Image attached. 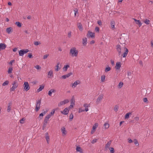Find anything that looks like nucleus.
I'll list each match as a JSON object with an SVG mask.
<instances>
[{"label":"nucleus","instance_id":"ea45409f","mask_svg":"<svg viewBox=\"0 0 153 153\" xmlns=\"http://www.w3.org/2000/svg\"><path fill=\"white\" fill-rule=\"evenodd\" d=\"M15 24L17 25V26L19 27H21V23H20L19 22H16L15 23Z\"/></svg>","mask_w":153,"mask_h":153},{"label":"nucleus","instance_id":"6ab92c4d","mask_svg":"<svg viewBox=\"0 0 153 153\" xmlns=\"http://www.w3.org/2000/svg\"><path fill=\"white\" fill-rule=\"evenodd\" d=\"M124 49L125 51V52L123 54V57H125L126 56L128 52V49L126 48H124Z\"/></svg>","mask_w":153,"mask_h":153},{"label":"nucleus","instance_id":"f3484780","mask_svg":"<svg viewBox=\"0 0 153 153\" xmlns=\"http://www.w3.org/2000/svg\"><path fill=\"white\" fill-rule=\"evenodd\" d=\"M87 43V39L86 38H84L82 39V44L83 46H85L86 45Z\"/></svg>","mask_w":153,"mask_h":153},{"label":"nucleus","instance_id":"13d9d810","mask_svg":"<svg viewBox=\"0 0 153 153\" xmlns=\"http://www.w3.org/2000/svg\"><path fill=\"white\" fill-rule=\"evenodd\" d=\"M97 24L100 26L102 25V23L101 20H100L97 21Z\"/></svg>","mask_w":153,"mask_h":153},{"label":"nucleus","instance_id":"7c9ffc66","mask_svg":"<svg viewBox=\"0 0 153 153\" xmlns=\"http://www.w3.org/2000/svg\"><path fill=\"white\" fill-rule=\"evenodd\" d=\"M105 76L104 75H102L101 77V82H103L105 81Z\"/></svg>","mask_w":153,"mask_h":153},{"label":"nucleus","instance_id":"2f4dec72","mask_svg":"<svg viewBox=\"0 0 153 153\" xmlns=\"http://www.w3.org/2000/svg\"><path fill=\"white\" fill-rule=\"evenodd\" d=\"M111 70V68L108 66H107L105 69V72H107L108 71H110Z\"/></svg>","mask_w":153,"mask_h":153},{"label":"nucleus","instance_id":"f704fd0d","mask_svg":"<svg viewBox=\"0 0 153 153\" xmlns=\"http://www.w3.org/2000/svg\"><path fill=\"white\" fill-rule=\"evenodd\" d=\"M51 117L50 114H48L46 116L44 120L48 121Z\"/></svg>","mask_w":153,"mask_h":153},{"label":"nucleus","instance_id":"58836bf2","mask_svg":"<svg viewBox=\"0 0 153 153\" xmlns=\"http://www.w3.org/2000/svg\"><path fill=\"white\" fill-rule=\"evenodd\" d=\"M11 104H9V105L8 106L7 109V112H9L11 111V107L10 106Z\"/></svg>","mask_w":153,"mask_h":153},{"label":"nucleus","instance_id":"680f3d73","mask_svg":"<svg viewBox=\"0 0 153 153\" xmlns=\"http://www.w3.org/2000/svg\"><path fill=\"white\" fill-rule=\"evenodd\" d=\"M132 73L131 71H128L127 73V75L128 76H130L131 75Z\"/></svg>","mask_w":153,"mask_h":153},{"label":"nucleus","instance_id":"c9c22d12","mask_svg":"<svg viewBox=\"0 0 153 153\" xmlns=\"http://www.w3.org/2000/svg\"><path fill=\"white\" fill-rule=\"evenodd\" d=\"M131 113L128 112L125 115V119H128L129 118V116L131 114Z\"/></svg>","mask_w":153,"mask_h":153},{"label":"nucleus","instance_id":"338daca9","mask_svg":"<svg viewBox=\"0 0 153 153\" xmlns=\"http://www.w3.org/2000/svg\"><path fill=\"white\" fill-rule=\"evenodd\" d=\"M151 47L153 48V40L151 41Z\"/></svg>","mask_w":153,"mask_h":153},{"label":"nucleus","instance_id":"a211bd4d","mask_svg":"<svg viewBox=\"0 0 153 153\" xmlns=\"http://www.w3.org/2000/svg\"><path fill=\"white\" fill-rule=\"evenodd\" d=\"M133 19H134L135 22L138 25L139 27H140L142 25V23L140 21V20H137L133 18Z\"/></svg>","mask_w":153,"mask_h":153},{"label":"nucleus","instance_id":"aec40b11","mask_svg":"<svg viewBox=\"0 0 153 153\" xmlns=\"http://www.w3.org/2000/svg\"><path fill=\"white\" fill-rule=\"evenodd\" d=\"M77 26L79 30L80 31H82L83 30V28L81 24L80 23H78L77 24Z\"/></svg>","mask_w":153,"mask_h":153},{"label":"nucleus","instance_id":"a18cd8bd","mask_svg":"<svg viewBox=\"0 0 153 153\" xmlns=\"http://www.w3.org/2000/svg\"><path fill=\"white\" fill-rule=\"evenodd\" d=\"M95 31L97 33L99 32V28L97 27H96L95 28Z\"/></svg>","mask_w":153,"mask_h":153},{"label":"nucleus","instance_id":"e433bc0d","mask_svg":"<svg viewBox=\"0 0 153 153\" xmlns=\"http://www.w3.org/2000/svg\"><path fill=\"white\" fill-rule=\"evenodd\" d=\"M111 27L112 28H114L115 26V22L114 21H112L111 22Z\"/></svg>","mask_w":153,"mask_h":153},{"label":"nucleus","instance_id":"09e8293b","mask_svg":"<svg viewBox=\"0 0 153 153\" xmlns=\"http://www.w3.org/2000/svg\"><path fill=\"white\" fill-rule=\"evenodd\" d=\"M118 106L117 105H116L115 106L114 108V110L116 112L118 110Z\"/></svg>","mask_w":153,"mask_h":153},{"label":"nucleus","instance_id":"49530a36","mask_svg":"<svg viewBox=\"0 0 153 153\" xmlns=\"http://www.w3.org/2000/svg\"><path fill=\"white\" fill-rule=\"evenodd\" d=\"M74 117V115L73 114L71 113L70 114V120H72L73 119Z\"/></svg>","mask_w":153,"mask_h":153},{"label":"nucleus","instance_id":"603ef678","mask_svg":"<svg viewBox=\"0 0 153 153\" xmlns=\"http://www.w3.org/2000/svg\"><path fill=\"white\" fill-rule=\"evenodd\" d=\"M97 140V139H93L92 141H91L92 143L94 144L96 142Z\"/></svg>","mask_w":153,"mask_h":153},{"label":"nucleus","instance_id":"ddd939ff","mask_svg":"<svg viewBox=\"0 0 153 153\" xmlns=\"http://www.w3.org/2000/svg\"><path fill=\"white\" fill-rule=\"evenodd\" d=\"M72 74H73L72 72H70L66 75H63L62 77L63 79H65L66 78L69 77L71 75H72Z\"/></svg>","mask_w":153,"mask_h":153},{"label":"nucleus","instance_id":"39448f33","mask_svg":"<svg viewBox=\"0 0 153 153\" xmlns=\"http://www.w3.org/2000/svg\"><path fill=\"white\" fill-rule=\"evenodd\" d=\"M103 95L102 94H101L98 96L96 100V103L97 104H99L100 103L103 98Z\"/></svg>","mask_w":153,"mask_h":153},{"label":"nucleus","instance_id":"bf43d9fd","mask_svg":"<svg viewBox=\"0 0 153 153\" xmlns=\"http://www.w3.org/2000/svg\"><path fill=\"white\" fill-rule=\"evenodd\" d=\"M28 57L30 58H32L33 57L31 53H28Z\"/></svg>","mask_w":153,"mask_h":153},{"label":"nucleus","instance_id":"37998d69","mask_svg":"<svg viewBox=\"0 0 153 153\" xmlns=\"http://www.w3.org/2000/svg\"><path fill=\"white\" fill-rule=\"evenodd\" d=\"M54 113H55V110L54 109H53L51 111L50 113L49 114H50V115L51 116H52L54 114Z\"/></svg>","mask_w":153,"mask_h":153},{"label":"nucleus","instance_id":"7ed1b4c3","mask_svg":"<svg viewBox=\"0 0 153 153\" xmlns=\"http://www.w3.org/2000/svg\"><path fill=\"white\" fill-rule=\"evenodd\" d=\"M29 52V50L27 49H23L19 51V56H23L24 54H25Z\"/></svg>","mask_w":153,"mask_h":153},{"label":"nucleus","instance_id":"5fc2aeb1","mask_svg":"<svg viewBox=\"0 0 153 153\" xmlns=\"http://www.w3.org/2000/svg\"><path fill=\"white\" fill-rule=\"evenodd\" d=\"M83 106L85 107V108H88V107H89V105L88 104L86 103V104H85Z\"/></svg>","mask_w":153,"mask_h":153},{"label":"nucleus","instance_id":"c756f323","mask_svg":"<svg viewBox=\"0 0 153 153\" xmlns=\"http://www.w3.org/2000/svg\"><path fill=\"white\" fill-rule=\"evenodd\" d=\"M98 126V124L97 123H95L93 125L92 129H93V130H96V128Z\"/></svg>","mask_w":153,"mask_h":153},{"label":"nucleus","instance_id":"0eeeda50","mask_svg":"<svg viewBox=\"0 0 153 153\" xmlns=\"http://www.w3.org/2000/svg\"><path fill=\"white\" fill-rule=\"evenodd\" d=\"M41 104V100H38L37 101L36 104V106L35 110L36 111H37L40 108V105Z\"/></svg>","mask_w":153,"mask_h":153},{"label":"nucleus","instance_id":"4be33fe9","mask_svg":"<svg viewBox=\"0 0 153 153\" xmlns=\"http://www.w3.org/2000/svg\"><path fill=\"white\" fill-rule=\"evenodd\" d=\"M76 151L79 152L80 153H83V151L82 149L80 147L77 146L76 149Z\"/></svg>","mask_w":153,"mask_h":153},{"label":"nucleus","instance_id":"6e6d98bb","mask_svg":"<svg viewBox=\"0 0 153 153\" xmlns=\"http://www.w3.org/2000/svg\"><path fill=\"white\" fill-rule=\"evenodd\" d=\"M49 54H46L43 56V59H45L47 58L48 57V56Z\"/></svg>","mask_w":153,"mask_h":153},{"label":"nucleus","instance_id":"774afa93","mask_svg":"<svg viewBox=\"0 0 153 153\" xmlns=\"http://www.w3.org/2000/svg\"><path fill=\"white\" fill-rule=\"evenodd\" d=\"M134 119L136 121H138L139 120V117H136L134 118Z\"/></svg>","mask_w":153,"mask_h":153},{"label":"nucleus","instance_id":"9d476101","mask_svg":"<svg viewBox=\"0 0 153 153\" xmlns=\"http://www.w3.org/2000/svg\"><path fill=\"white\" fill-rule=\"evenodd\" d=\"M75 105V100L73 98H72L71 100V105L69 107V109L73 107Z\"/></svg>","mask_w":153,"mask_h":153},{"label":"nucleus","instance_id":"c85d7f7f","mask_svg":"<svg viewBox=\"0 0 153 153\" xmlns=\"http://www.w3.org/2000/svg\"><path fill=\"white\" fill-rule=\"evenodd\" d=\"M104 126L105 129H107L109 128V124L107 123H105L104 124Z\"/></svg>","mask_w":153,"mask_h":153},{"label":"nucleus","instance_id":"473e14b6","mask_svg":"<svg viewBox=\"0 0 153 153\" xmlns=\"http://www.w3.org/2000/svg\"><path fill=\"white\" fill-rule=\"evenodd\" d=\"M48 123V121L44 120V123H43V126H42V128L43 129H44L45 127L46 126L47 124Z\"/></svg>","mask_w":153,"mask_h":153},{"label":"nucleus","instance_id":"1a4fd4ad","mask_svg":"<svg viewBox=\"0 0 153 153\" xmlns=\"http://www.w3.org/2000/svg\"><path fill=\"white\" fill-rule=\"evenodd\" d=\"M61 130L62 133V136L65 135L67 134V131L65 128L64 127H62L61 128Z\"/></svg>","mask_w":153,"mask_h":153},{"label":"nucleus","instance_id":"a19ab883","mask_svg":"<svg viewBox=\"0 0 153 153\" xmlns=\"http://www.w3.org/2000/svg\"><path fill=\"white\" fill-rule=\"evenodd\" d=\"M123 83L122 82H120L118 84V86L119 88H121L123 86Z\"/></svg>","mask_w":153,"mask_h":153},{"label":"nucleus","instance_id":"4d7b16f0","mask_svg":"<svg viewBox=\"0 0 153 153\" xmlns=\"http://www.w3.org/2000/svg\"><path fill=\"white\" fill-rule=\"evenodd\" d=\"M114 149L113 148H111L110 149V152L111 153H114Z\"/></svg>","mask_w":153,"mask_h":153},{"label":"nucleus","instance_id":"cd10ccee","mask_svg":"<svg viewBox=\"0 0 153 153\" xmlns=\"http://www.w3.org/2000/svg\"><path fill=\"white\" fill-rule=\"evenodd\" d=\"M59 62H58L57 63L56 65V66L55 70L56 71H59V70L60 69L59 68Z\"/></svg>","mask_w":153,"mask_h":153},{"label":"nucleus","instance_id":"b1692460","mask_svg":"<svg viewBox=\"0 0 153 153\" xmlns=\"http://www.w3.org/2000/svg\"><path fill=\"white\" fill-rule=\"evenodd\" d=\"M45 138L47 142V143L48 144L49 143V141L50 140L49 137L48 135V133H45Z\"/></svg>","mask_w":153,"mask_h":153},{"label":"nucleus","instance_id":"0e129e2a","mask_svg":"<svg viewBox=\"0 0 153 153\" xmlns=\"http://www.w3.org/2000/svg\"><path fill=\"white\" fill-rule=\"evenodd\" d=\"M143 101L145 102H146L148 101L147 99V98L146 97L144 98L143 99Z\"/></svg>","mask_w":153,"mask_h":153},{"label":"nucleus","instance_id":"6e6552de","mask_svg":"<svg viewBox=\"0 0 153 153\" xmlns=\"http://www.w3.org/2000/svg\"><path fill=\"white\" fill-rule=\"evenodd\" d=\"M80 83V82L79 80H77L75 81L74 83H73L72 87L73 88H75L76 87L77 85L79 84Z\"/></svg>","mask_w":153,"mask_h":153},{"label":"nucleus","instance_id":"dca6fc26","mask_svg":"<svg viewBox=\"0 0 153 153\" xmlns=\"http://www.w3.org/2000/svg\"><path fill=\"white\" fill-rule=\"evenodd\" d=\"M6 31L8 34H10L13 32V29L12 27H10L6 29Z\"/></svg>","mask_w":153,"mask_h":153},{"label":"nucleus","instance_id":"393cba45","mask_svg":"<svg viewBox=\"0 0 153 153\" xmlns=\"http://www.w3.org/2000/svg\"><path fill=\"white\" fill-rule=\"evenodd\" d=\"M44 86L43 85H40L39 88L37 89V92H39L42 91L44 88Z\"/></svg>","mask_w":153,"mask_h":153},{"label":"nucleus","instance_id":"f257e3e1","mask_svg":"<svg viewBox=\"0 0 153 153\" xmlns=\"http://www.w3.org/2000/svg\"><path fill=\"white\" fill-rule=\"evenodd\" d=\"M78 53V51L75 47H72L70 49L69 54L72 57H77Z\"/></svg>","mask_w":153,"mask_h":153},{"label":"nucleus","instance_id":"bb28decb","mask_svg":"<svg viewBox=\"0 0 153 153\" xmlns=\"http://www.w3.org/2000/svg\"><path fill=\"white\" fill-rule=\"evenodd\" d=\"M70 66L69 65H65L63 68V71H66L68 68H69Z\"/></svg>","mask_w":153,"mask_h":153},{"label":"nucleus","instance_id":"a878e982","mask_svg":"<svg viewBox=\"0 0 153 153\" xmlns=\"http://www.w3.org/2000/svg\"><path fill=\"white\" fill-rule=\"evenodd\" d=\"M88 33L89 36L92 38H94L95 36V33L89 31Z\"/></svg>","mask_w":153,"mask_h":153},{"label":"nucleus","instance_id":"4c0bfd02","mask_svg":"<svg viewBox=\"0 0 153 153\" xmlns=\"http://www.w3.org/2000/svg\"><path fill=\"white\" fill-rule=\"evenodd\" d=\"M9 82L7 80L4 82L2 83V85L3 86H4L7 85L9 84Z\"/></svg>","mask_w":153,"mask_h":153},{"label":"nucleus","instance_id":"f8f14e48","mask_svg":"<svg viewBox=\"0 0 153 153\" xmlns=\"http://www.w3.org/2000/svg\"><path fill=\"white\" fill-rule=\"evenodd\" d=\"M69 109L67 108H65L63 111H61V113L64 115L67 114L69 112Z\"/></svg>","mask_w":153,"mask_h":153},{"label":"nucleus","instance_id":"412c9836","mask_svg":"<svg viewBox=\"0 0 153 153\" xmlns=\"http://www.w3.org/2000/svg\"><path fill=\"white\" fill-rule=\"evenodd\" d=\"M56 90L53 89H51V90L49 91L48 92V95L51 96L52 93H54L56 92Z\"/></svg>","mask_w":153,"mask_h":153},{"label":"nucleus","instance_id":"72a5a7b5","mask_svg":"<svg viewBox=\"0 0 153 153\" xmlns=\"http://www.w3.org/2000/svg\"><path fill=\"white\" fill-rule=\"evenodd\" d=\"M144 22L146 25H148L150 22V21L147 19H146L144 21Z\"/></svg>","mask_w":153,"mask_h":153},{"label":"nucleus","instance_id":"de8ad7c7","mask_svg":"<svg viewBox=\"0 0 153 153\" xmlns=\"http://www.w3.org/2000/svg\"><path fill=\"white\" fill-rule=\"evenodd\" d=\"M43 115H44L43 113H41L40 114L39 116V118L40 120L42 119L43 118Z\"/></svg>","mask_w":153,"mask_h":153},{"label":"nucleus","instance_id":"423d86ee","mask_svg":"<svg viewBox=\"0 0 153 153\" xmlns=\"http://www.w3.org/2000/svg\"><path fill=\"white\" fill-rule=\"evenodd\" d=\"M24 89L26 91H27L30 88L28 83L27 82H24Z\"/></svg>","mask_w":153,"mask_h":153},{"label":"nucleus","instance_id":"f03ea898","mask_svg":"<svg viewBox=\"0 0 153 153\" xmlns=\"http://www.w3.org/2000/svg\"><path fill=\"white\" fill-rule=\"evenodd\" d=\"M12 86L10 88V91H15L18 86V84L17 80L13 81L12 83Z\"/></svg>","mask_w":153,"mask_h":153},{"label":"nucleus","instance_id":"9b49d317","mask_svg":"<svg viewBox=\"0 0 153 153\" xmlns=\"http://www.w3.org/2000/svg\"><path fill=\"white\" fill-rule=\"evenodd\" d=\"M116 49L118 52V54L119 55H120L121 53V46L120 45H117L116 46Z\"/></svg>","mask_w":153,"mask_h":153},{"label":"nucleus","instance_id":"4468645a","mask_svg":"<svg viewBox=\"0 0 153 153\" xmlns=\"http://www.w3.org/2000/svg\"><path fill=\"white\" fill-rule=\"evenodd\" d=\"M53 77V71L52 70H50L48 72V77L51 78Z\"/></svg>","mask_w":153,"mask_h":153},{"label":"nucleus","instance_id":"20e7f679","mask_svg":"<svg viewBox=\"0 0 153 153\" xmlns=\"http://www.w3.org/2000/svg\"><path fill=\"white\" fill-rule=\"evenodd\" d=\"M69 102V100L68 99L62 101L60 102L58 104V106L59 107L64 105L68 103Z\"/></svg>","mask_w":153,"mask_h":153},{"label":"nucleus","instance_id":"052dcab7","mask_svg":"<svg viewBox=\"0 0 153 153\" xmlns=\"http://www.w3.org/2000/svg\"><path fill=\"white\" fill-rule=\"evenodd\" d=\"M84 111V110L81 108H79V113L82 112Z\"/></svg>","mask_w":153,"mask_h":153},{"label":"nucleus","instance_id":"79ce46f5","mask_svg":"<svg viewBox=\"0 0 153 153\" xmlns=\"http://www.w3.org/2000/svg\"><path fill=\"white\" fill-rule=\"evenodd\" d=\"M12 71L13 68L12 67L9 68L8 71V73L10 74L11 73Z\"/></svg>","mask_w":153,"mask_h":153},{"label":"nucleus","instance_id":"2eb2a0df","mask_svg":"<svg viewBox=\"0 0 153 153\" xmlns=\"http://www.w3.org/2000/svg\"><path fill=\"white\" fill-rule=\"evenodd\" d=\"M121 67V63L120 62H117L116 63L115 68L117 70H119Z\"/></svg>","mask_w":153,"mask_h":153},{"label":"nucleus","instance_id":"8fccbe9b","mask_svg":"<svg viewBox=\"0 0 153 153\" xmlns=\"http://www.w3.org/2000/svg\"><path fill=\"white\" fill-rule=\"evenodd\" d=\"M134 143L135 144L137 145H137H139V144L138 143V142L137 140L136 139H134Z\"/></svg>","mask_w":153,"mask_h":153},{"label":"nucleus","instance_id":"3c124183","mask_svg":"<svg viewBox=\"0 0 153 153\" xmlns=\"http://www.w3.org/2000/svg\"><path fill=\"white\" fill-rule=\"evenodd\" d=\"M25 120V119L24 118H22L20 120V123L21 124H23L24 123V122Z\"/></svg>","mask_w":153,"mask_h":153},{"label":"nucleus","instance_id":"c03bdc74","mask_svg":"<svg viewBox=\"0 0 153 153\" xmlns=\"http://www.w3.org/2000/svg\"><path fill=\"white\" fill-rule=\"evenodd\" d=\"M41 44L40 42H39L38 41H36L34 42V44L35 45H38L39 44Z\"/></svg>","mask_w":153,"mask_h":153},{"label":"nucleus","instance_id":"864d4df0","mask_svg":"<svg viewBox=\"0 0 153 153\" xmlns=\"http://www.w3.org/2000/svg\"><path fill=\"white\" fill-rule=\"evenodd\" d=\"M35 68L37 69H41V67L39 65H36L35 67Z\"/></svg>","mask_w":153,"mask_h":153},{"label":"nucleus","instance_id":"69168bd1","mask_svg":"<svg viewBox=\"0 0 153 153\" xmlns=\"http://www.w3.org/2000/svg\"><path fill=\"white\" fill-rule=\"evenodd\" d=\"M71 32H69L68 33V36L69 37H70L71 36Z\"/></svg>","mask_w":153,"mask_h":153},{"label":"nucleus","instance_id":"e2e57ef3","mask_svg":"<svg viewBox=\"0 0 153 153\" xmlns=\"http://www.w3.org/2000/svg\"><path fill=\"white\" fill-rule=\"evenodd\" d=\"M128 142L129 143H131L133 142L132 140L131 139L128 138Z\"/></svg>","mask_w":153,"mask_h":153},{"label":"nucleus","instance_id":"5701e85b","mask_svg":"<svg viewBox=\"0 0 153 153\" xmlns=\"http://www.w3.org/2000/svg\"><path fill=\"white\" fill-rule=\"evenodd\" d=\"M111 140L109 141L108 142H107V144H106L105 148L107 150V149H108L109 148V147L111 144Z\"/></svg>","mask_w":153,"mask_h":153}]
</instances>
